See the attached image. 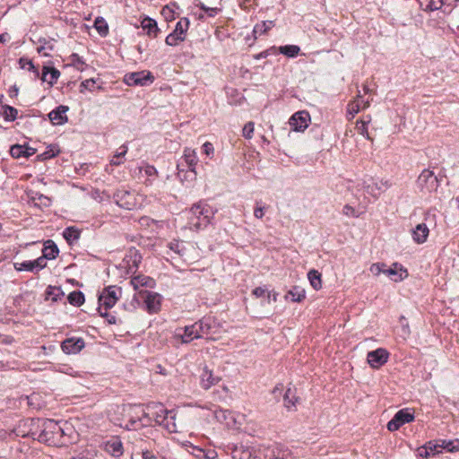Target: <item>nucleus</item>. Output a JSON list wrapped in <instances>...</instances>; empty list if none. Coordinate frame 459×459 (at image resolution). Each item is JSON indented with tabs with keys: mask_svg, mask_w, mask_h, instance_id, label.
Segmentation results:
<instances>
[{
	"mask_svg": "<svg viewBox=\"0 0 459 459\" xmlns=\"http://www.w3.org/2000/svg\"><path fill=\"white\" fill-rule=\"evenodd\" d=\"M212 212L207 205L202 204H194L186 212L188 228L190 230H201L210 223Z\"/></svg>",
	"mask_w": 459,
	"mask_h": 459,
	"instance_id": "obj_1",
	"label": "nucleus"
},
{
	"mask_svg": "<svg viewBox=\"0 0 459 459\" xmlns=\"http://www.w3.org/2000/svg\"><path fill=\"white\" fill-rule=\"evenodd\" d=\"M38 427L40 428L39 434L32 432L33 437L37 435V438L40 442L55 443L56 437L61 436L63 430L58 423L53 420H38Z\"/></svg>",
	"mask_w": 459,
	"mask_h": 459,
	"instance_id": "obj_2",
	"label": "nucleus"
},
{
	"mask_svg": "<svg viewBox=\"0 0 459 459\" xmlns=\"http://www.w3.org/2000/svg\"><path fill=\"white\" fill-rule=\"evenodd\" d=\"M139 299H143L145 308L148 313L154 314L160 310L161 306V296L157 292L148 290H139L132 299L130 304L132 309H135L139 305Z\"/></svg>",
	"mask_w": 459,
	"mask_h": 459,
	"instance_id": "obj_3",
	"label": "nucleus"
},
{
	"mask_svg": "<svg viewBox=\"0 0 459 459\" xmlns=\"http://www.w3.org/2000/svg\"><path fill=\"white\" fill-rule=\"evenodd\" d=\"M169 411L161 403H149L146 406V411H143V416L146 419L143 424H151L152 420H154L157 424L161 426L168 420Z\"/></svg>",
	"mask_w": 459,
	"mask_h": 459,
	"instance_id": "obj_4",
	"label": "nucleus"
},
{
	"mask_svg": "<svg viewBox=\"0 0 459 459\" xmlns=\"http://www.w3.org/2000/svg\"><path fill=\"white\" fill-rule=\"evenodd\" d=\"M116 204L126 210H134L141 206L142 196L127 190H117L114 195Z\"/></svg>",
	"mask_w": 459,
	"mask_h": 459,
	"instance_id": "obj_5",
	"label": "nucleus"
},
{
	"mask_svg": "<svg viewBox=\"0 0 459 459\" xmlns=\"http://www.w3.org/2000/svg\"><path fill=\"white\" fill-rule=\"evenodd\" d=\"M122 290L117 286L106 287L99 296V311L113 307L121 297Z\"/></svg>",
	"mask_w": 459,
	"mask_h": 459,
	"instance_id": "obj_6",
	"label": "nucleus"
},
{
	"mask_svg": "<svg viewBox=\"0 0 459 459\" xmlns=\"http://www.w3.org/2000/svg\"><path fill=\"white\" fill-rule=\"evenodd\" d=\"M214 417L220 423L232 429H239L242 425L241 420L245 418L244 415L235 414L230 411L223 409L216 410Z\"/></svg>",
	"mask_w": 459,
	"mask_h": 459,
	"instance_id": "obj_7",
	"label": "nucleus"
},
{
	"mask_svg": "<svg viewBox=\"0 0 459 459\" xmlns=\"http://www.w3.org/2000/svg\"><path fill=\"white\" fill-rule=\"evenodd\" d=\"M417 187L423 194H429L436 191L438 187V180L433 171L424 169L417 179Z\"/></svg>",
	"mask_w": 459,
	"mask_h": 459,
	"instance_id": "obj_8",
	"label": "nucleus"
},
{
	"mask_svg": "<svg viewBox=\"0 0 459 459\" xmlns=\"http://www.w3.org/2000/svg\"><path fill=\"white\" fill-rule=\"evenodd\" d=\"M189 28V21L186 18L179 20L174 30L166 38V44L169 46H177L179 42L185 40L186 32Z\"/></svg>",
	"mask_w": 459,
	"mask_h": 459,
	"instance_id": "obj_9",
	"label": "nucleus"
},
{
	"mask_svg": "<svg viewBox=\"0 0 459 459\" xmlns=\"http://www.w3.org/2000/svg\"><path fill=\"white\" fill-rule=\"evenodd\" d=\"M154 81V77L149 71H141L126 74L124 82L129 86H146Z\"/></svg>",
	"mask_w": 459,
	"mask_h": 459,
	"instance_id": "obj_10",
	"label": "nucleus"
},
{
	"mask_svg": "<svg viewBox=\"0 0 459 459\" xmlns=\"http://www.w3.org/2000/svg\"><path fill=\"white\" fill-rule=\"evenodd\" d=\"M459 0H420V4L425 11L443 10L444 13H449L452 7Z\"/></svg>",
	"mask_w": 459,
	"mask_h": 459,
	"instance_id": "obj_11",
	"label": "nucleus"
},
{
	"mask_svg": "<svg viewBox=\"0 0 459 459\" xmlns=\"http://www.w3.org/2000/svg\"><path fill=\"white\" fill-rule=\"evenodd\" d=\"M310 115L306 110L294 113L290 120L289 125L293 131L303 132L309 125Z\"/></svg>",
	"mask_w": 459,
	"mask_h": 459,
	"instance_id": "obj_12",
	"label": "nucleus"
},
{
	"mask_svg": "<svg viewBox=\"0 0 459 459\" xmlns=\"http://www.w3.org/2000/svg\"><path fill=\"white\" fill-rule=\"evenodd\" d=\"M414 420V415L409 412L408 409L398 411L394 418L387 423V429L389 431H395L399 429L403 424L409 423Z\"/></svg>",
	"mask_w": 459,
	"mask_h": 459,
	"instance_id": "obj_13",
	"label": "nucleus"
},
{
	"mask_svg": "<svg viewBox=\"0 0 459 459\" xmlns=\"http://www.w3.org/2000/svg\"><path fill=\"white\" fill-rule=\"evenodd\" d=\"M103 450L115 458H119L124 454V446L121 439L117 437H111L101 445Z\"/></svg>",
	"mask_w": 459,
	"mask_h": 459,
	"instance_id": "obj_14",
	"label": "nucleus"
},
{
	"mask_svg": "<svg viewBox=\"0 0 459 459\" xmlns=\"http://www.w3.org/2000/svg\"><path fill=\"white\" fill-rule=\"evenodd\" d=\"M389 353L385 349L378 348L376 351H369L367 359L372 368H378L387 361Z\"/></svg>",
	"mask_w": 459,
	"mask_h": 459,
	"instance_id": "obj_15",
	"label": "nucleus"
},
{
	"mask_svg": "<svg viewBox=\"0 0 459 459\" xmlns=\"http://www.w3.org/2000/svg\"><path fill=\"white\" fill-rule=\"evenodd\" d=\"M197 326L195 324L186 326L183 330L178 329L176 336L181 339L183 343H188L195 339L200 338V333L197 332Z\"/></svg>",
	"mask_w": 459,
	"mask_h": 459,
	"instance_id": "obj_16",
	"label": "nucleus"
},
{
	"mask_svg": "<svg viewBox=\"0 0 459 459\" xmlns=\"http://www.w3.org/2000/svg\"><path fill=\"white\" fill-rule=\"evenodd\" d=\"M69 108L67 106L60 105L55 109H53L48 114V117L53 125L55 126H60L64 125L67 122L68 118L66 116V112L68 111Z\"/></svg>",
	"mask_w": 459,
	"mask_h": 459,
	"instance_id": "obj_17",
	"label": "nucleus"
},
{
	"mask_svg": "<svg viewBox=\"0 0 459 459\" xmlns=\"http://www.w3.org/2000/svg\"><path fill=\"white\" fill-rule=\"evenodd\" d=\"M84 347V342L81 338H69L62 342V351L66 354H75Z\"/></svg>",
	"mask_w": 459,
	"mask_h": 459,
	"instance_id": "obj_18",
	"label": "nucleus"
},
{
	"mask_svg": "<svg viewBox=\"0 0 459 459\" xmlns=\"http://www.w3.org/2000/svg\"><path fill=\"white\" fill-rule=\"evenodd\" d=\"M182 159L187 166L190 172L196 176L195 168L198 162V157L195 150L186 147L184 149Z\"/></svg>",
	"mask_w": 459,
	"mask_h": 459,
	"instance_id": "obj_19",
	"label": "nucleus"
},
{
	"mask_svg": "<svg viewBox=\"0 0 459 459\" xmlns=\"http://www.w3.org/2000/svg\"><path fill=\"white\" fill-rule=\"evenodd\" d=\"M221 380V377L215 376L212 371L209 370L206 367L204 368L201 374V385L204 389H209L212 385L218 384Z\"/></svg>",
	"mask_w": 459,
	"mask_h": 459,
	"instance_id": "obj_20",
	"label": "nucleus"
},
{
	"mask_svg": "<svg viewBox=\"0 0 459 459\" xmlns=\"http://www.w3.org/2000/svg\"><path fill=\"white\" fill-rule=\"evenodd\" d=\"M130 284L135 290H140L139 289L141 287H149V288H154L155 286V281L146 275H137L131 279Z\"/></svg>",
	"mask_w": 459,
	"mask_h": 459,
	"instance_id": "obj_21",
	"label": "nucleus"
},
{
	"mask_svg": "<svg viewBox=\"0 0 459 459\" xmlns=\"http://www.w3.org/2000/svg\"><path fill=\"white\" fill-rule=\"evenodd\" d=\"M429 230L425 223L418 224L412 230V238L418 244L424 243L429 236Z\"/></svg>",
	"mask_w": 459,
	"mask_h": 459,
	"instance_id": "obj_22",
	"label": "nucleus"
},
{
	"mask_svg": "<svg viewBox=\"0 0 459 459\" xmlns=\"http://www.w3.org/2000/svg\"><path fill=\"white\" fill-rule=\"evenodd\" d=\"M384 273L394 281H402L407 276V272L401 266L398 268V264H394L392 267L384 269Z\"/></svg>",
	"mask_w": 459,
	"mask_h": 459,
	"instance_id": "obj_23",
	"label": "nucleus"
},
{
	"mask_svg": "<svg viewBox=\"0 0 459 459\" xmlns=\"http://www.w3.org/2000/svg\"><path fill=\"white\" fill-rule=\"evenodd\" d=\"M441 451V446L433 442H429L425 446L420 447L418 449V455L420 457L428 458L431 455H435L436 454Z\"/></svg>",
	"mask_w": 459,
	"mask_h": 459,
	"instance_id": "obj_24",
	"label": "nucleus"
},
{
	"mask_svg": "<svg viewBox=\"0 0 459 459\" xmlns=\"http://www.w3.org/2000/svg\"><path fill=\"white\" fill-rule=\"evenodd\" d=\"M369 106V101L364 102L360 100V96H358V99L354 101L349 103L347 108L348 115L350 116V119L353 118L354 116L359 112L360 109L366 108Z\"/></svg>",
	"mask_w": 459,
	"mask_h": 459,
	"instance_id": "obj_25",
	"label": "nucleus"
},
{
	"mask_svg": "<svg viewBox=\"0 0 459 459\" xmlns=\"http://www.w3.org/2000/svg\"><path fill=\"white\" fill-rule=\"evenodd\" d=\"M60 76V72L55 67L44 66L42 71V80L50 86L55 84Z\"/></svg>",
	"mask_w": 459,
	"mask_h": 459,
	"instance_id": "obj_26",
	"label": "nucleus"
},
{
	"mask_svg": "<svg viewBox=\"0 0 459 459\" xmlns=\"http://www.w3.org/2000/svg\"><path fill=\"white\" fill-rule=\"evenodd\" d=\"M383 187L385 189L390 187V184L387 180L381 181L380 184L372 182L365 186L366 192L376 198L383 191Z\"/></svg>",
	"mask_w": 459,
	"mask_h": 459,
	"instance_id": "obj_27",
	"label": "nucleus"
},
{
	"mask_svg": "<svg viewBox=\"0 0 459 459\" xmlns=\"http://www.w3.org/2000/svg\"><path fill=\"white\" fill-rule=\"evenodd\" d=\"M141 25L143 30H145L149 36L154 38L157 37L160 30L155 20L150 17H145L144 19H143Z\"/></svg>",
	"mask_w": 459,
	"mask_h": 459,
	"instance_id": "obj_28",
	"label": "nucleus"
},
{
	"mask_svg": "<svg viewBox=\"0 0 459 459\" xmlns=\"http://www.w3.org/2000/svg\"><path fill=\"white\" fill-rule=\"evenodd\" d=\"M29 197L34 205L39 207H48L51 204V199L39 192H31Z\"/></svg>",
	"mask_w": 459,
	"mask_h": 459,
	"instance_id": "obj_29",
	"label": "nucleus"
},
{
	"mask_svg": "<svg viewBox=\"0 0 459 459\" xmlns=\"http://www.w3.org/2000/svg\"><path fill=\"white\" fill-rule=\"evenodd\" d=\"M143 411H134V415L131 416L130 420H128L127 424L126 425V428L127 429H137L138 427L146 426L147 424H143L146 420V419L143 416Z\"/></svg>",
	"mask_w": 459,
	"mask_h": 459,
	"instance_id": "obj_30",
	"label": "nucleus"
},
{
	"mask_svg": "<svg viewBox=\"0 0 459 459\" xmlns=\"http://www.w3.org/2000/svg\"><path fill=\"white\" fill-rule=\"evenodd\" d=\"M284 406L291 411L296 409V404L299 403V399L296 395L295 390H292L291 388H288L285 392L284 397Z\"/></svg>",
	"mask_w": 459,
	"mask_h": 459,
	"instance_id": "obj_31",
	"label": "nucleus"
},
{
	"mask_svg": "<svg viewBox=\"0 0 459 459\" xmlns=\"http://www.w3.org/2000/svg\"><path fill=\"white\" fill-rule=\"evenodd\" d=\"M127 264L129 266V269L132 270L133 268L136 269L141 263L142 255L136 249H130L129 254L126 255Z\"/></svg>",
	"mask_w": 459,
	"mask_h": 459,
	"instance_id": "obj_32",
	"label": "nucleus"
},
{
	"mask_svg": "<svg viewBox=\"0 0 459 459\" xmlns=\"http://www.w3.org/2000/svg\"><path fill=\"white\" fill-rule=\"evenodd\" d=\"M274 26L273 21H264L261 23H257L253 30V33L255 37L261 36L266 33L269 30H271Z\"/></svg>",
	"mask_w": 459,
	"mask_h": 459,
	"instance_id": "obj_33",
	"label": "nucleus"
},
{
	"mask_svg": "<svg viewBox=\"0 0 459 459\" xmlns=\"http://www.w3.org/2000/svg\"><path fill=\"white\" fill-rule=\"evenodd\" d=\"M308 280L311 286L315 290H320L322 288L321 273L316 270H310L307 273Z\"/></svg>",
	"mask_w": 459,
	"mask_h": 459,
	"instance_id": "obj_34",
	"label": "nucleus"
},
{
	"mask_svg": "<svg viewBox=\"0 0 459 459\" xmlns=\"http://www.w3.org/2000/svg\"><path fill=\"white\" fill-rule=\"evenodd\" d=\"M305 291L299 288H293L285 295L286 299H290L293 302H300L305 299Z\"/></svg>",
	"mask_w": 459,
	"mask_h": 459,
	"instance_id": "obj_35",
	"label": "nucleus"
},
{
	"mask_svg": "<svg viewBox=\"0 0 459 459\" xmlns=\"http://www.w3.org/2000/svg\"><path fill=\"white\" fill-rule=\"evenodd\" d=\"M48 245H46L44 249H43V255L48 259V260H51V259H55L56 256L58 254V248L56 247V245H55L52 241L48 240L47 242Z\"/></svg>",
	"mask_w": 459,
	"mask_h": 459,
	"instance_id": "obj_36",
	"label": "nucleus"
},
{
	"mask_svg": "<svg viewBox=\"0 0 459 459\" xmlns=\"http://www.w3.org/2000/svg\"><path fill=\"white\" fill-rule=\"evenodd\" d=\"M281 54L288 57H295L299 55L300 48L296 45H285L279 48Z\"/></svg>",
	"mask_w": 459,
	"mask_h": 459,
	"instance_id": "obj_37",
	"label": "nucleus"
},
{
	"mask_svg": "<svg viewBox=\"0 0 459 459\" xmlns=\"http://www.w3.org/2000/svg\"><path fill=\"white\" fill-rule=\"evenodd\" d=\"M127 152V147L126 145H122L114 154L112 159L110 160V165L118 166L123 163V158Z\"/></svg>",
	"mask_w": 459,
	"mask_h": 459,
	"instance_id": "obj_38",
	"label": "nucleus"
},
{
	"mask_svg": "<svg viewBox=\"0 0 459 459\" xmlns=\"http://www.w3.org/2000/svg\"><path fill=\"white\" fill-rule=\"evenodd\" d=\"M169 432H177V423H176V413L174 411H170L169 414L168 420L162 423V425Z\"/></svg>",
	"mask_w": 459,
	"mask_h": 459,
	"instance_id": "obj_39",
	"label": "nucleus"
},
{
	"mask_svg": "<svg viewBox=\"0 0 459 459\" xmlns=\"http://www.w3.org/2000/svg\"><path fill=\"white\" fill-rule=\"evenodd\" d=\"M94 27L100 36L105 37L108 35V26L102 17L96 18L94 22Z\"/></svg>",
	"mask_w": 459,
	"mask_h": 459,
	"instance_id": "obj_40",
	"label": "nucleus"
},
{
	"mask_svg": "<svg viewBox=\"0 0 459 459\" xmlns=\"http://www.w3.org/2000/svg\"><path fill=\"white\" fill-rule=\"evenodd\" d=\"M143 172H144V175L147 177L144 184L146 186L152 185L153 183L155 178L158 175L157 169L153 166L146 165L143 168Z\"/></svg>",
	"mask_w": 459,
	"mask_h": 459,
	"instance_id": "obj_41",
	"label": "nucleus"
},
{
	"mask_svg": "<svg viewBox=\"0 0 459 459\" xmlns=\"http://www.w3.org/2000/svg\"><path fill=\"white\" fill-rule=\"evenodd\" d=\"M68 301L71 305L80 307L84 303V295L81 291H73L68 295Z\"/></svg>",
	"mask_w": 459,
	"mask_h": 459,
	"instance_id": "obj_42",
	"label": "nucleus"
},
{
	"mask_svg": "<svg viewBox=\"0 0 459 459\" xmlns=\"http://www.w3.org/2000/svg\"><path fill=\"white\" fill-rule=\"evenodd\" d=\"M63 236L68 242H73L80 238V232L74 227H68L64 230Z\"/></svg>",
	"mask_w": 459,
	"mask_h": 459,
	"instance_id": "obj_43",
	"label": "nucleus"
},
{
	"mask_svg": "<svg viewBox=\"0 0 459 459\" xmlns=\"http://www.w3.org/2000/svg\"><path fill=\"white\" fill-rule=\"evenodd\" d=\"M197 326V332L200 333V338L210 333L211 325L207 319L200 320L195 323Z\"/></svg>",
	"mask_w": 459,
	"mask_h": 459,
	"instance_id": "obj_44",
	"label": "nucleus"
},
{
	"mask_svg": "<svg viewBox=\"0 0 459 459\" xmlns=\"http://www.w3.org/2000/svg\"><path fill=\"white\" fill-rule=\"evenodd\" d=\"M18 111L11 106H4L3 108V117L7 121H13L16 119Z\"/></svg>",
	"mask_w": 459,
	"mask_h": 459,
	"instance_id": "obj_45",
	"label": "nucleus"
},
{
	"mask_svg": "<svg viewBox=\"0 0 459 459\" xmlns=\"http://www.w3.org/2000/svg\"><path fill=\"white\" fill-rule=\"evenodd\" d=\"M13 266H14L15 270H17V271H30V272L36 271L34 264H33V261H24L22 263H14Z\"/></svg>",
	"mask_w": 459,
	"mask_h": 459,
	"instance_id": "obj_46",
	"label": "nucleus"
},
{
	"mask_svg": "<svg viewBox=\"0 0 459 459\" xmlns=\"http://www.w3.org/2000/svg\"><path fill=\"white\" fill-rule=\"evenodd\" d=\"M252 293L256 298L265 297L267 302H271V292L265 287H256Z\"/></svg>",
	"mask_w": 459,
	"mask_h": 459,
	"instance_id": "obj_47",
	"label": "nucleus"
},
{
	"mask_svg": "<svg viewBox=\"0 0 459 459\" xmlns=\"http://www.w3.org/2000/svg\"><path fill=\"white\" fill-rule=\"evenodd\" d=\"M169 248L181 256L185 255V246L182 241L174 240L170 242Z\"/></svg>",
	"mask_w": 459,
	"mask_h": 459,
	"instance_id": "obj_48",
	"label": "nucleus"
},
{
	"mask_svg": "<svg viewBox=\"0 0 459 459\" xmlns=\"http://www.w3.org/2000/svg\"><path fill=\"white\" fill-rule=\"evenodd\" d=\"M368 122H369V120H368V121L360 120V121H358L356 124L357 132L359 134H362L363 136H365L367 139H370L369 134L368 133V127H367V125Z\"/></svg>",
	"mask_w": 459,
	"mask_h": 459,
	"instance_id": "obj_49",
	"label": "nucleus"
},
{
	"mask_svg": "<svg viewBox=\"0 0 459 459\" xmlns=\"http://www.w3.org/2000/svg\"><path fill=\"white\" fill-rule=\"evenodd\" d=\"M25 146L15 144L13 145L10 149V153L12 157L13 158H21L24 157V152H26V150H24Z\"/></svg>",
	"mask_w": 459,
	"mask_h": 459,
	"instance_id": "obj_50",
	"label": "nucleus"
},
{
	"mask_svg": "<svg viewBox=\"0 0 459 459\" xmlns=\"http://www.w3.org/2000/svg\"><path fill=\"white\" fill-rule=\"evenodd\" d=\"M343 214L349 217L358 218L363 212L356 211L352 206L346 204L342 210Z\"/></svg>",
	"mask_w": 459,
	"mask_h": 459,
	"instance_id": "obj_51",
	"label": "nucleus"
},
{
	"mask_svg": "<svg viewBox=\"0 0 459 459\" xmlns=\"http://www.w3.org/2000/svg\"><path fill=\"white\" fill-rule=\"evenodd\" d=\"M200 8L202 10H204L210 17H214L218 13L219 11L221 10L220 8L218 7H213V6H208L206 5L204 3H201L199 4Z\"/></svg>",
	"mask_w": 459,
	"mask_h": 459,
	"instance_id": "obj_52",
	"label": "nucleus"
},
{
	"mask_svg": "<svg viewBox=\"0 0 459 459\" xmlns=\"http://www.w3.org/2000/svg\"><path fill=\"white\" fill-rule=\"evenodd\" d=\"M255 126L253 122H248L245 125L243 128V136L247 139H251L253 137Z\"/></svg>",
	"mask_w": 459,
	"mask_h": 459,
	"instance_id": "obj_53",
	"label": "nucleus"
},
{
	"mask_svg": "<svg viewBox=\"0 0 459 459\" xmlns=\"http://www.w3.org/2000/svg\"><path fill=\"white\" fill-rule=\"evenodd\" d=\"M95 80L94 79H87L81 82L80 91L83 92L84 90L93 91L95 87Z\"/></svg>",
	"mask_w": 459,
	"mask_h": 459,
	"instance_id": "obj_54",
	"label": "nucleus"
},
{
	"mask_svg": "<svg viewBox=\"0 0 459 459\" xmlns=\"http://www.w3.org/2000/svg\"><path fill=\"white\" fill-rule=\"evenodd\" d=\"M47 260L48 259L43 255L37 258L36 260H33V264L36 272L40 271L47 266Z\"/></svg>",
	"mask_w": 459,
	"mask_h": 459,
	"instance_id": "obj_55",
	"label": "nucleus"
},
{
	"mask_svg": "<svg viewBox=\"0 0 459 459\" xmlns=\"http://www.w3.org/2000/svg\"><path fill=\"white\" fill-rule=\"evenodd\" d=\"M71 61L73 62L74 65L78 69L82 71L84 66V62L82 60V58L79 56L78 54H73L71 56Z\"/></svg>",
	"mask_w": 459,
	"mask_h": 459,
	"instance_id": "obj_56",
	"label": "nucleus"
},
{
	"mask_svg": "<svg viewBox=\"0 0 459 459\" xmlns=\"http://www.w3.org/2000/svg\"><path fill=\"white\" fill-rule=\"evenodd\" d=\"M385 264H379V263H377V264H373L370 268H369V271L374 274V275H379L380 273H384V269H385Z\"/></svg>",
	"mask_w": 459,
	"mask_h": 459,
	"instance_id": "obj_57",
	"label": "nucleus"
},
{
	"mask_svg": "<svg viewBox=\"0 0 459 459\" xmlns=\"http://www.w3.org/2000/svg\"><path fill=\"white\" fill-rule=\"evenodd\" d=\"M100 312V315L102 316V317H106L107 318V321L108 324L112 325V324H116L117 321H116V316L111 315V314H108V310H101V311H99Z\"/></svg>",
	"mask_w": 459,
	"mask_h": 459,
	"instance_id": "obj_58",
	"label": "nucleus"
},
{
	"mask_svg": "<svg viewBox=\"0 0 459 459\" xmlns=\"http://www.w3.org/2000/svg\"><path fill=\"white\" fill-rule=\"evenodd\" d=\"M58 153V151L54 149V148H51L50 150L43 152L40 157L42 160H48V159H50V158H53L55 156H56Z\"/></svg>",
	"mask_w": 459,
	"mask_h": 459,
	"instance_id": "obj_59",
	"label": "nucleus"
},
{
	"mask_svg": "<svg viewBox=\"0 0 459 459\" xmlns=\"http://www.w3.org/2000/svg\"><path fill=\"white\" fill-rule=\"evenodd\" d=\"M203 151L207 156H212L214 152L213 145L210 142L203 144Z\"/></svg>",
	"mask_w": 459,
	"mask_h": 459,
	"instance_id": "obj_60",
	"label": "nucleus"
},
{
	"mask_svg": "<svg viewBox=\"0 0 459 459\" xmlns=\"http://www.w3.org/2000/svg\"><path fill=\"white\" fill-rule=\"evenodd\" d=\"M142 458L143 459H157V457L148 450H143L142 451Z\"/></svg>",
	"mask_w": 459,
	"mask_h": 459,
	"instance_id": "obj_61",
	"label": "nucleus"
},
{
	"mask_svg": "<svg viewBox=\"0 0 459 459\" xmlns=\"http://www.w3.org/2000/svg\"><path fill=\"white\" fill-rule=\"evenodd\" d=\"M264 208L263 207H256L254 211V215L257 219H262L264 216Z\"/></svg>",
	"mask_w": 459,
	"mask_h": 459,
	"instance_id": "obj_62",
	"label": "nucleus"
},
{
	"mask_svg": "<svg viewBox=\"0 0 459 459\" xmlns=\"http://www.w3.org/2000/svg\"><path fill=\"white\" fill-rule=\"evenodd\" d=\"M10 39H11V37L8 33L0 34V42L1 43H5V42L9 41Z\"/></svg>",
	"mask_w": 459,
	"mask_h": 459,
	"instance_id": "obj_63",
	"label": "nucleus"
},
{
	"mask_svg": "<svg viewBox=\"0 0 459 459\" xmlns=\"http://www.w3.org/2000/svg\"><path fill=\"white\" fill-rule=\"evenodd\" d=\"M24 150H26V152H24V157H27V158L33 155L36 152L35 149L30 148V147H25Z\"/></svg>",
	"mask_w": 459,
	"mask_h": 459,
	"instance_id": "obj_64",
	"label": "nucleus"
}]
</instances>
